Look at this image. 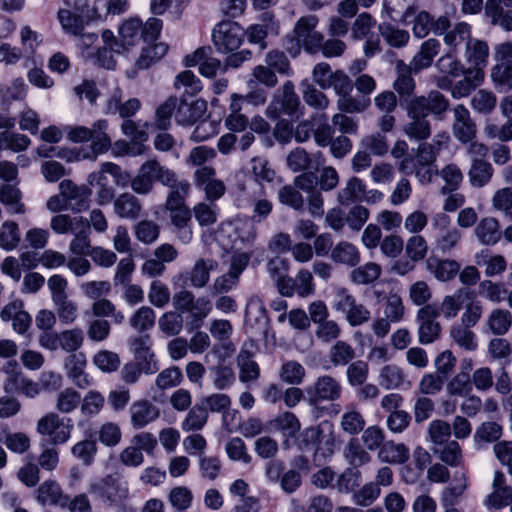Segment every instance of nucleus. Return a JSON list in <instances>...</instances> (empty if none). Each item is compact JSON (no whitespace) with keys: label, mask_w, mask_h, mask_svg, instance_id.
Here are the masks:
<instances>
[{"label":"nucleus","mask_w":512,"mask_h":512,"mask_svg":"<svg viewBox=\"0 0 512 512\" xmlns=\"http://www.w3.org/2000/svg\"><path fill=\"white\" fill-rule=\"evenodd\" d=\"M463 289L456 290L453 294L443 297L439 306H436L437 317L443 316L446 320L456 318L463 306Z\"/></svg>","instance_id":"c03bdc74"},{"label":"nucleus","mask_w":512,"mask_h":512,"mask_svg":"<svg viewBox=\"0 0 512 512\" xmlns=\"http://www.w3.org/2000/svg\"><path fill=\"white\" fill-rule=\"evenodd\" d=\"M365 192V185L357 177L350 178L344 188L338 192V201L341 205H348L361 201Z\"/></svg>","instance_id":"e2e57ef3"},{"label":"nucleus","mask_w":512,"mask_h":512,"mask_svg":"<svg viewBox=\"0 0 512 512\" xmlns=\"http://www.w3.org/2000/svg\"><path fill=\"white\" fill-rule=\"evenodd\" d=\"M73 427L70 418H63L55 412H49L38 419L36 431L39 435L48 437L53 445H59L70 439Z\"/></svg>","instance_id":"39448f33"},{"label":"nucleus","mask_w":512,"mask_h":512,"mask_svg":"<svg viewBox=\"0 0 512 512\" xmlns=\"http://www.w3.org/2000/svg\"><path fill=\"white\" fill-rule=\"evenodd\" d=\"M494 175L492 164L484 159L472 158L467 173L469 184L473 188H482L487 186Z\"/></svg>","instance_id":"a878e982"},{"label":"nucleus","mask_w":512,"mask_h":512,"mask_svg":"<svg viewBox=\"0 0 512 512\" xmlns=\"http://www.w3.org/2000/svg\"><path fill=\"white\" fill-rule=\"evenodd\" d=\"M397 78L393 87L400 96H409L414 92L415 81L411 76V65H406L402 60L397 62Z\"/></svg>","instance_id":"3c124183"},{"label":"nucleus","mask_w":512,"mask_h":512,"mask_svg":"<svg viewBox=\"0 0 512 512\" xmlns=\"http://www.w3.org/2000/svg\"><path fill=\"white\" fill-rule=\"evenodd\" d=\"M249 174L252 179L263 185L264 183H272L276 179V171L271 166L269 160L262 156H255L249 163Z\"/></svg>","instance_id":"ea45409f"},{"label":"nucleus","mask_w":512,"mask_h":512,"mask_svg":"<svg viewBox=\"0 0 512 512\" xmlns=\"http://www.w3.org/2000/svg\"><path fill=\"white\" fill-rule=\"evenodd\" d=\"M512 503V488L506 483V476L501 471H495L492 481V492L488 494L483 504L488 509H501Z\"/></svg>","instance_id":"f3484780"},{"label":"nucleus","mask_w":512,"mask_h":512,"mask_svg":"<svg viewBox=\"0 0 512 512\" xmlns=\"http://www.w3.org/2000/svg\"><path fill=\"white\" fill-rule=\"evenodd\" d=\"M151 345V337L148 334L137 335L129 339V346L135 358L145 361L147 363L146 372L153 373L157 367L155 363H151L155 357Z\"/></svg>","instance_id":"7c9ffc66"},{"label":"nucleus","mask_w":512,"mask_h":512,"mask_svg":"<svg viewBox=\"0 0 512 512\" xmlns=\"http://www.w3.org/2000/svg\"><path fill=\"white\" fill-rule=\"evenodd\" d=\"M155 167L154 159L144 162L137 174L131 180V189L138 195H147L152 192L154 188Z\"/></svg>","instance_id":"bb28decb"},{"label":"nucleus","mask_w":512,"mask_h":512,"mask_svg":"<svg viewBox=\"0 0 512 512\" xmlns=\"http://www.w3.org/2000/svg\"><path fill=\"white\" fill-rule=\"evenodd\" d=\"M101 46L97 47L95 52H89L88 56L92 57L95 62L106 68L113 69L116 65L115 55L122 52V44L111 30H104L101 34Z\"/></svg>","instance_id":"2eb2a0df"},{"label":"nucleus","mask_w":512,"mask_h":512,"mask_svg":"<svg viewBox=\"0 0 512 512\" xmlns=\"http://www.w3.org/2000/svg\"><path fill=\"white\" fill-rule=\"evenodd\" d=\"M483 134L488 140H498L501 143L512 141V119L497 123L492 119L486 120Z\"/></svg>","instance_id":"de8ad7c7"},{"label":"nucleus","mask_w":512,"mask_h":512,"mask_svg":"<svg viewBox=\"0 0 512 512\" xmlns=\"http://www.w3.org/2000/svg\"><path fill=\"white\" fill-rule=\"evenodd\" d=\"M113 210L121 219L137 220L142 214V203L135 195L125 192L115 198Z\"/></svg>","instance_id":"b1692460"},{"label":"nucleus","mask_w":512,"mask_h":512,"mask_svg":"<svg viewBox=\"0 0 512 512\" xmlns=\"http://www.w3.org/2000/svg\"><path fill=\"white\" fill-rule=\"evenodd\" d=\"M437 318L436 305H426L417 311V336L420 344H432L440 338L442 328Z\"/></svg>","instance_id":"ddd939ff"},{"label":"nucleus","mask_w":512,"mask_h":512,"mask_svg":"<svg viewBox=\"0 0 512 512\" xmlns=\"http://www.w3.org/2000/svg\"><path fill=\"white\" fill-rule=\"evenodd\" d=\"M345 460L354 468L363 466L371 461V455L357 439H350L344 447Z\"/></svg>","instance_id":"6e6d98bb"},{"label":"nucleus","mask_w":512,"mask_h":512,"mask_svg":"<svg viewBox=\"0 0 512 512\" xmlns=\"http://www.w3.org/2000/svg\"><path fill=\"white\" fill-rule=\"evenodd\" d=\"M470 328L459 323L454 324L450 329V337L460 348L473 352L478 348V340Z\"/></svg>","instance_id":"49530a36"},{"label":"nucleus","mask_w":512,"mask_h":512,"mask_svg":"<svg viewBox=\"0 0 512 512\" xmlns=\"http://www.w3.org/2000/svg\"><path fill=\"white\" fill-rule=\"evenodd\" d=\"M474 235L481 245L494 246L501 237L500 223L495 217H483L474 229Z\"/></svg>","instance_id":"393cba45"},{"label":"nucleus","mask_w":512,"mask_h":512,"mask_svg":"<svg viewBox=\"0 0 512 512\" xmlns=\"http://www.w3.org/2000/svg\"><path fill=\"white\" fill-rule=\"evenodd\" d=\"M341 394V383L335 377L327 374L319 376L305 388V400L313 406L324 401H336Z\"/></svg>","instance_id":"9d476101"},{"label":"nucleus","mask_w":512,"mask_h":512,"mask_svg":"<svg viewBox=\"0 0 512 512\" xmlns=\"http://www.w3.org/2000/svg\"><path fill=\"white\" fill-rule=\"evenodd\" d=\"M87 182L91 186L97 187V202L99 205H106L114 198V189L109 185L106 172L100 171L92 172L88 175Z\"/></svg>","instance_id":"37998d69"},{"label":"nucleus","mask_w":512,"mask_h":512,"mask_svg":"<svg viewBox=\"0 0 512 512\" xmlns=\"http://www.w3.org/2000/svg\"><path fill=\"white\" fill-rule=\"evenodd\" d=\"M167 53V46L163 43H147L142 48L141 54L136 61L139 69H147L152 64L159 61Z\"/></svg>","instance_id":"052dcab7"},{"label":"nucleus","mask_w":512,"mask_h":512,"mask_svg":"<svg viewBox=\"0 0 512 512\" xmlns=\"http://www.w3.org/2000/svg\"><path fill=\"white\" fill-rule=\"evenodd\" d=\"M299 106L300 101L295 93L294 84L291 81H286L268 105L266 115L272 119L278 118L281 112L293 116L296 114Z\"/></svg>","instance_id":"4468645a"},{"label":"nucleus","mask_w":512,"mask_h":512,"mask_svg":"<svg viewBox=\"0 0 512 512\" xmlns=\"http://www.w3.org/2000/svg\"><path fill=\"white\" fill-rule=\"evenodd\" d=\"M50 228L55 234L64 235L86 228V218L82 216L71 217L68 214H56L50 220Z\"/></svg>","instance_id":"79ce46f5"},{"label":"nucleus","mask_w":512,"mask_h":512,"mask_svg":"<svg viewBox=\"0 0 512 512\" xmlns=\"http://www.w3.org/2000/svg\"><path fill=\"white\" fill-rule=\"evenodd\" d=\"M36 500L41 505H58L66 507L68 495L64 494L60 484L54 480H46L36 490Z\"/></svg>","instance_id":"5701e85b"},{"label":"nucleus","mask_w":512,"mask_h":512,"mask_svg":"<svg viewBox=\"0 0 512 512\" xmlns=\"http://www.w3.org/2000/svg\"><path fill=\"white\" fill-rule=\"evenodd\" d=\"M376 26V20L368 12H362L357 15L351 27V38L359 41L372 35V30Z\"/></svg>","instance_id":"338daca9"},{"label":"nucleus","mask_w":512,"mask_h":512,"mask_svg":"<svg viewBox=\"0 0 512 512\" xmlns=\"http://www.w3.org/2000/svg\"><path fill=\"white\" fill-rule=\"evenodd\" d=\"M20 239V230L15 221L6 220L1 224L0 248L5 251H12L18 247Z\"/></svg>","instance_id":"0e129e2a"},{"label":"nucleus","mask_w":512,"mask_h":512,"mask_svg":"<svg viewBox=\"0 0 512 512\" xmlns=\"http://www.w3.org/2000/svg\"><path fill=\"white\" fill-rule=\"evenodd\" d=\"M427 270L440 282L452 280L460 271L461 265L453 259L430 258L426 262Z\"/></svg>","instance_id":"c85d7f7f"},{"label":"nucleus","mask_w":512,"mask_h":512,"mask_svg":"<svg viewBox=\"0 0 512 512\" xmlns=\"http://www.w3.org/2000/svg\"><path fill=\"white\" fill-rule=\"evenodd\" d=\"M107 130L108 122L106 120L99 119L95 121L90 128L91 137H89V141L91 146L89 152L83 155L80 152L75 155L71 153L69 156L59 153L58 156L66 158L67 161H78L80 159L95 160L98 155L106 153L112 146V139Z\"/></svg>","instance_id":"1a4fd4ad"},{"label":"nucleus","mask_w":512,"mask_h":512,"mask_svg":"<svg viewBox=\"0 0 512 512\" xmlns=\"http://www.w3.org/2000/svg\"><path fill=\"white\" fill-rule=\"evenodd\" d=\"M162 21L158 18H149L145 23L137 17H131L122 22L118 34L122 44V51L135 46L141 39L146 43L154 42L160 35Z\"/></svg>","instance_id":"7ed1b4c3"},{"label":"nucleus","mask_w":512,"mask_h":512,"mask_svg":"<svg viewBox=\"0 0 512 512\" xmlns=\"http://www.w3.org/2000/svg\"><path fill=\"white\" fill-rule=\"evenodd\" d=\"M245 320L248 324L257 326L265 331L268 325L267 311L263 301L258 296H252L246 305Z\"/></svg>","instance_id":"58836bf2"},{"label":"nucleus","mask_w":512,"mask_h":512,"mask_svg":"<svg viewBox=\"0 0 512 512\" xmlns=\"http://www.w3.org/2000/svg\"><path fill=\"white\" fill-rule=\"evenodd\" d=\"M208 416L206 408L203 405L196 404L181 422V429L185 432L199 431L207 424Z\"/></svg>","instance_id":"13d9d810"},{"label":"nucleus","mask_w":512,"mask_h":512,"mask_svg":"<svg viewBox=\"0 0 512 512\" xmlns=\"http://www.w3.org/2000/svg\"><path fill=\"white\" fill-rule=\"evenodd\" d=\"M453 116V136L462 144L474 140L477 132L476 124L472 120L469 110L463 104H458L453 109Z\"/></svg>","instance_id":"dca6fc26"},{"label":"nucleus","mask_w":512,"mask_h":512,"mask_svg":"<svg viewBox=\"0 0 512 512\" xmlns=\"http://www.w3.org/2000/svg\"><path fill=\"white\" fill-rule=\"evenodd\" d=\"M67 377L80 389L93 384V379L86 373L87 358L83 352L70 354L64 361Z\"/></svg>","instance_id":"a211bd4d"},{"label":"nucleus","mask_w":512,"mask_h":512,"mask_svg":"<svg viewBox=\"0 0 512 512\" xmlns=\"http://www.w3.org/2000/svg\"><path fill=\"white\" fill-rule=\"evenodd\" d=\"M84 13L68 7L60 8L57 12V19L65 33L75 36L80 34L88 23Z\"/></svg>","instance_id":"2f4dec72"},{"label":"nucleus","mask_w":512,"mask_h":512,"mask_svg":"<svg viewBox=\"0 0 512 512\" xmlns=\"http://www.w3.org/2000/svg\"><path fill=\"white\" fill-rule=\"evenodd\" d=\"M218 267L214 259H198L189 272L190 285L194 288H203L209 282L210 272Z\"/></svg>","instance_id":"e433bc0d"},{"label":"nucleus","mask_w":512,"mask_h":512,"mask_svg":"<svg viewBox=\"0 0 512 512\" xmlns=\"http://www.w3.org/2000/svg\"><path fill=\"white\" fill-rule=\"evenodd\" d=\"M21 190L12 184H3L0 187V202L6 207L7 212L14 215H23L27 207L22 201Z\"/></svg>","instance_id":"473e14b6"},{"label":"nucleus","mask_w":512,"mask_h":512,"mask_svg":"<svg viewBox=\"0 0 512 512\" xmlns=\"http://www.w3.org/2000/svg\"><path fill=\"white\" fill-rule=\"evenodd\" d=\"M435 68L440 74L438 78H448L450 81L460 77L467 69L457 58L456 53L452 52L443 54L435 62Z\"/></svg>","instance_id":"c9c22d12"},{"label":"nucleus","mask_w":512,"mask_h":512,"mask_svg":"<svg viewBox=\"0 0 512 512\" xmlns=\"http://www.w3.org/2000/svg\"><path fill=\"white\" fill-rule=\"evenodd\" d=\"M129 414L132 427L134 429H142L158 419L160 411L153 403L143 399L131 404Z\"/></svg>","instance_id":"412c9836"},{"label":"nucleus","mask_w":512,"mask_h":512,"mask_svg":"<svg viewBox=\"0 0 512 512\" xmlns=\"http://www.w3.org/2000/svg\"><path fill=\"white\" fill-rule=\"evenodd\" d=\"M59 192L66 202L72 203V210L82 212L89 207V197L91 195L90 188L86 186H78L69 179L62 180L59 184Z\"/></svg>","instance_id":"aec40b11"},{"label":"nucleus","mask_w":512,"mask_h":512,"mask_svg":"<svg viewBox=\"0 0 512 512\" xmlns=\"http://www.w3.org/2000/svg\"><path fill=\"white\" fill-rule=\"evenodd\" d=\"M449 107V100L439 91L432 90L427 96L412 98L407 104L408 117L422 116L427 119L429 114L441 116Z\"/></svg>","instance_id":"6e6552de"},{"label":"nucleus","mask_w":512,"mask_h":512,"mask_svg":"<svg viewBox=\"0 0 512 512\" xmlns=\"http://www.w3.org/2000/svg\"><path fill=\"white\" fill-rule=\"evenodd\" d=\"M461 76L463 78L456 82L455 80L450 81L448 78H437L436 86L450 92L452 98L461 99L469 96L484 81L482 68H467Z\"/></svg>","instance_id":"0eeeda50"},{"label":"nucleus","mask_w":512,"mask_h":512,"mask_svg":"<svg viewBox=\"0 0 512 512\" xmlns=\"http://www.w3.org/2000/svg\"><path fill=\"white\" fill-rule=\"evenodd\" d=\"M471 38V28L467 23H457L452 30H449L444 35V43L447 47L446 52L456 53L458 47L467 42Z\"/></svg>","instance_id":"09e8293b"},{"label":"nucleus","mask_w":512,"mask_h":512,"mask_svg":"<svg viewBox=\"0 0 512 512\" xmlns=\"http://www.w3.org/2000/svg\"><path fill=\"white\" fill-rule=\"evenodd\" d=\"M377 381L386 390L408 389L412 386L406 372L397 364L391 363L379 369Z\"/></svg>","instance_id":"6ab92c4d"},{"label":"nucleus","mask_w":512,"mask_h":512,"mask_svg":"<svg viewBox=\"0 0 512 512\" xmlns=\"http://www.w3.org/2000/svg\"><path fill=\"white\" fill-rule=\"evenodd\" d=\"M432 228L436 231L434 243L436 249L442 253L454 250L462 239V232L454 226H450V219L443 213L436 214L432 219Z\"/></svg>","instance_id":"9b49d317"},{"label":"nucleus","mask_w":512,"mask_h":512,"mask_svg":"<svg viewBox=\"0 0 512 512\" xmlns=\"http://www.w3.org/2000/svg\"><path fill=\"white\" fill-rule=\"evenodd\" d=\"M205 110L203 101H195L188 103L185 100L177 98V108L175 109L174 118L180 125H190L196 122Z\"/></svg>","instance_id":"72a5a7b5"},{"label":"nucleus","mask_w":512,"mask_h":512,"mask_svg":"<svg viewBox=\"0 0 512 512\" xmlns=\"http://www.w3.org/2000/svg\"><path fill=\"white\" fill-rule=\"evenodd\" d=\"M439 174L445 182V185L440 189V193L442 195H447L448 193L456 191L460 187L464 178L461 169L454 163L444 166L440 170Z\"/></svg>","instance_id":"680f3d73"},{"label":"nucleus","mask_w":512,"mask_h":512,"mask_svg":"<svg viewBox=\"0 0 512 512\" xmlns=\"http://www.w3.org/2000/svg\"><path fill=\"white\" fill-rule=\"evenodd\" d=\"M84 332L79 327L65 329L59 332V346L64 352L73 354L82 347Z\"/></svg>","instance_id":"bf43d9fd"},{"label":"nucleus","mask_w":512,"mask_h":512,"mask_svg":"<svg viewBox=\"0 0 512 512\" xmlns=\"http://www.w3.org/2000/svg\"><path fill=\"white\" fill-rule=\"evenodd\" d=\"M253 348V343H245L237 356V364L240 369L239 379L241 382L253 381L259 377V367L252 359Z\"/></svg>","instance_id":"c756f323"},{"label":"nucleus","mask_w":512,"mask_h":512,"mask_svg":"<svg viewBox=\"0 0 512 512\" xmlns=\"http://www.w3.org/2000/svg\"><path fill=\"white\" fill-rule=\"evenodd\" d=\"M245 31L237 22L224 20L212 30V41L220 53H230L237 50L243 43Z\"/></svg>","instance_id":"423d86ee"},{"label":"nucleus","mask_w":512,"mask_h":512,"mask_svg":"<svg viewBox=\"0 0 512 512\" xmlns=\"http://www.w3.org/2000/svg\"><path fill=\"white\" fill-rule=\"evenodd\" d=\"M330 258L336 264L354 267L360 262V252L354 244L340 241L331 250Z\"/></svg>","instance_id":"f704fd0d"},{"label":"nucleus","mask_w":512,"mask_h":512,"mask_svg":"<svg viewBox=\"0 0 512 512\" xmlns=\"http://www.w3.org/2000/svg\"><path fill=\"white\" fill-rule=\"evenodd\" d=\"M489 48L486 42L471 39L467 42L465 57L466 60L473 64L472 68H482L487 63Z\"/></svg>","instance_id":"603ef678"},{"label":"nucleus","mask_w":512,"mask_h":512,"mask_svg":"<svg viewBox=\"0 0 512 512\" xmlns=\"http://www.w3.org/2000/svg\"><path fill=\"white\" fill-rule=\"evenodd\" d=\"M485 324L492 334L503 336L512 326V313L508 309L495 308L488 314Z\"/></svg>","instance_id":"4c0bfd02"},{"label":"nucleus","mask_w":512,"mask_h":512,"mask_svg":"<svg viewBox=\"0 0 512 512\" xmlns=\"http://www.w3.org/2000/svg\"><path fill=\"white\" fill-rule=\"evenodd\" d=\"M328 356L334 367L346 366L356 357V351L347 341L337 340L329 348Z\"/></svg>","instance_id":"a18cd8bd"},{"label":"nucleus","mask_w":512,"mask_h":512,"mask_svg":"<svg viewBox=\"0 0 512 512\" xmlns=\"http://www.w3.org/2000/svg\"><path fill=\"white\" fill-rule=\"evenodd\" d=\"M409 121L404 125L405 135L415 141H424L431 135V124L422 116L408 117Z\"/></svg>","instance_id":"864d4df0"},{"label":"nucleus","mask_w":512,"mask_h":512,"mask_svg":"<svg viewBox=\"0 0 512 512\" xmlns=\"http://www.w3.org/2000/svg\"><path fill=\"white\" fill-rule=\"evenodd\" d=\"M156 314L149 306H141L129 318L130 326L141 333L154 327Z\"/></svg>","instance_id":"69168bd1"},{"label":"nucleus","mask_w":512,"mask_h":512,"mask_svg":"<svg viewBox=\"0 0 512 512\" xmlns=\"http://www.w3.org/2000/svg\"><path fill=\"white\" fill-rule=\"evenodd\" d=\"M497 97L492 91L478 90L470 100L471 108L479 114L490 115L496 108Z\"/></svg>","instance_id":"4d7b16f0"},{"label":"nucleus","mask_w":512,"mask_h":512,"mask_svg":"<svg viewBox=\"0 0 512 512\" xmlns=\"http://www.w3.org/2000/svg\"><path fill=\"white\" fill-rule=\"evenodd\" d=\"M507 291L503 283L491 280L481 281L478 287L479 295L492 303L503 302L506 299Z\"/></svg>","instance_id":"774afa93"},{"label":"nucleus","mask_w":512,"mask_h":512,"mask_svg":"<svg viewBox=\"0 0 512 512\" xmlns=\"http://www.w3.org/2000/svg\"><path fill=\"white\" fill-rule=\"evenodd\" d=\"M299 447L307 452H313L314 458L331 457L337 447L334 424L323 420L315 426L305 428L299 435Z\"/></svg>","instance_id":"f257e3e1"},{"label":"nucleus","mask_w":512,"mask_h":512,"mask_svg":"<svg viewBox=\"0 0 512 512\" xmlns=\"http://www.w3.org/2000/svg\"><path fill=\"white\" fill-rule=\"evenodd\" d=\"M381 272L380 265L375 262H367L353 269L349 278L356 285H368L375 282L380 277Z\"/></svg>","instance_id":"5fc2aeb1"},{"label":"nucleus","mask_w":512,"mask_h":512,"mask_svg":"<svg viewBox=\"0 0 512 512\" xmlns=\"http://www.w3.org/2000/svg\"><path fill=\"white\" fill-rule=\"evenodd\" d=\"M88 492L105 507L122 505L130 495L128 482L117 473L92 480Z\"/></svg>","instance_id":"f03ea898"},{"label":"nucleus","mask_w":512,"mask_h":512,"mask_svg":"<svg viewBox=\"0 0 512 512\" xmlns=\"http://www.w3.org/2000/svg\"><path fill=\"white\" fill-rule=\"evenodd\" d=\"M378 31L384 41L394 48H402L406 46L410 39V35L407 30L400 29L391 23H381L378 26Z\"/></svg>","instance_id":"8fccbe9b"},{"label":"nucleus","mask_w":512,"mask_h":512,"mask_svg":"<svg viewBox=\"0 0 512 512\" xmlns=\"http://www.w3.org/2000/svg\"><path fill=\"white\" fill-rule=\"evenodd\" d=\"M221 233H226L228 236L234 233L235 240H239L242 244H252L256 239L257 228L253 219L238 218L222 228Z\"/></svg>","instance_id":"cd10ccee"},{"label":"nucleus","mask_w":512,"mask_h":512,"mask_svg":"<svg viewBox=\"0 0 512 512\" xmlns=\"http://www.w3.org/2000/svg\"><path fill=\"white\" fill-rule=\"evenodd\" d=\"M332 308L342 313L351 327L361 326L371 319L370 310L359 303L346 288H339L336 291Z\"/></svg>","instance_id":"20e7f679"},{"label":"nucleus","mask_w":512,"mask_h":512,"mask_svg":"<svg viewBox=\"0 0 512 512\" xmlns=\"http://www.w3.org/2000/svg\"><path fill=\"white\" fill-rule=\"evenodd\" d=\"M378 459L383 463L402 464L409 459V449L403 443L386 441L379 449Z\"/></svg>","instance_id":"a19ab883"},{"label":"nucleus","mask_w":512,"mask_h":512,"mask_svg":"<svg viewBox=\"0 0 512 512\" xmlns=\"http://www.w3.org/2000/svg\"><path fill=\"white\" fill-rule=\"evenodd\" d=\"M440 49L441 44L435 38H429L422 42L418 52L413 56L409 64L413 73L417 74L429 68L433 64L434 58L439 54Z\"/></svg>","instance_id":"4be33fe9"},{"label":"nucleus","mask_w":512,"mask_h":512,"mask_svg":"<svg viewBox=\"0 0 512 512\" xmlns=\"http://www.w3.org/2000/svg\"><path fill=\"white\" fill-rule=\"evenodd\" d=\"M319 19L316 15L303 16L294 26V34L299 46L308 53H315L323 41V34L316 30Z\"/></svg>","instance_id":"f8f14e48"}]
</instances>
